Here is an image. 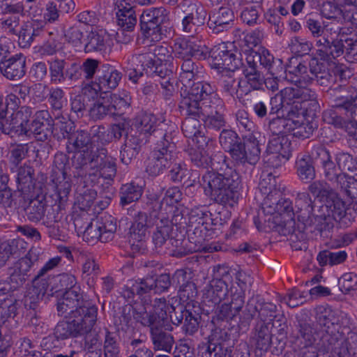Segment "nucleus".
<instances>
[{
	"label": "nucleus",
	"instance_id": "obj_48",
	"mask_svg": "<svg viewBox=\"0 0 357 357\" xmlns=\"http://www.w3.org/2000/svg\"><path fill=\"white\" fill-rule=\"evenodd\" d=\"M291 87H286L282 89L278 93L272 97L270 100V114H277L280 110H285L288 100L291 97H294L290 92Z\"/></svg>",
	"mask_w": 357,
	"mask_h": 357
},
{
	"label": "nucleus",
	"instance_id": "obj_2",
	"mask_svg": "<svg viewBox=\"0 0 357 357\" xmlns=\"http://www.w3.org/2000/svg\"><path fill=\"white\" fill-rule=\"evenodd\" d=\"M139 133H150L154 144L146 167V172L156 176L162 174L174 162L176 158L177 132L174 124L160 121L151 113H142L135 119Z\"/></svg>",
	"mask_w": 357,
	"mask_h": 357
},
{
	"label": "nucleus",
	"instance_id": "obj_26",
	"mask_svg": "<svg viewBox=\"0 0 357 357\" xmlns=\"http://www.w3.org/2000/svg\"><path fill=\"white\" fill-rule=\"evenodd\" d=\"M237 286L232 285L229 289V296H234V300L237 301L236 304L244 305L245 292L254 282L251 275L245 271L239 270L235 276Z\"/></svg>",
	"mask_w": 357,
	"mask_h": 357
},
{
	"label": "nucleus",
	"instance_id": "obj_10",
	"mask_svg": "<svg viewBox=\"0 0 357 357\" xmlns=\"http://www.w3.org/2000/svg\"><path fill=\"white\" fill-rule=\"evenodd\" d=\"M230 335L223 330H215L206 344L199 347L202 357H232Z\"/></svg>",
	"mask_w": 357,
	"mask_h": 357
},
{
	"label": "nucleus",
	"instance_id": "obj_36",
	"mask_svg": "<svg viewBox=\"0 0 357 357\" xmlns=\"http://www.w3.org/2000/svg\"><path fill=\"white\" fill-rule=\"evenodd\" d=\"M142 280L146 294L152 291L155 294H160L167 291L171 285L169 274H161L155 279L153 278H146Z\"/></svg>",
	"mask_w": 357,
	"mask_h": 357
},
{
	"label": "nucleus",
	"instance_id": "obj_4",
	"mask_svg": "<svg viewBox=\"0 0 357 357\" xmlns=\"http://www.w3.org/2000/svg\"><path fill=\"white\" fill-rule=\"evenodd\" d=\"M217 170L206 172L202 178L206 195L211 200L225 207H232L237 202L238 191L241 188L239 174L229 167L227 156L218 152L211 157L210 165Z\"/></svg>",
	"mask_w": 357,
	"mask_h": 357
},
{
	"label": "nucleus",
	"instance_id": "obj_19",
	"mask_svg": "<svg viewBox=\"0 0 357 357\" xmlns=\"http://www.w3.org/2000/svg\"><path fill=\"white\" fill-rule=\"evenodd\" d=\"M26 57L22 54H17L0 62V71L10 80H19L26 74Z\"/></svg>",
	"mask_w": 357,
	"mask_h": 357
},
{
	"label": "nucleus",
	"instance_id": "obj_7",
	"mask_svg": "<svg viewBox=\"0 0 357 357\" xmlns=\"http://www.w3.org/2000/svg\"><path fill=\"white\" fill-rule=\"evenodd\" d=\"M294 97L288 100L286 112L289 119L309 117L314 119L321 111L318 95L310 88L291 87Z\"/></svg>",
	"mask_w": 357,
	"mask_h": 357
},
{
	"label": "nucleus",
	"instance_id": "obj_6",
	"mask_svg": "<svg viewBox=\"0 0 357 357\" xmlns=\"http://www.w3.org/2000/svg\"><path fill=\"white\" fill-rule=\"evenodd\" d=\"M312 155L321 165L324 176L332 183L334 188L344 193L352 202L357 203V180L346 173H338L330 152L325 147H314Z\"/></svg>",
	"mask_w": 357,
	"mask_h": 357
},
{
	"label": "nucleus",
	"instance_id": "obj_20",
	"mask_svg": "<svg viewBox=\"0 0 357 357\" xmlns=\"http://www.w3.org/2000/svg\"><path fill=\"white\" fill-rule=\"evenodd\" d=\"M235 15L233 9L222 6L209 14L208 26L213 33L228 31L234 24Z\"/></svg>",
	"mask_w": 357,
	"mask_h": 357
},
{
	"label": "nucleus",
	"instance_id": "obj_41",
	"mask_svg": "<svg viewBox=\"0 0 357 357\" xmlns=\"http://www.w3.org/2000/svg\"><path fill=\"white\" fill-rule=\"evenodd\" d=\"M26 119V133L24 135L30 136L33 135L37 140L44 142L48 139L52 134H54V130L52 129H47L46 124H43V123L38 122V121H36L33 119V121L29 123L28 118H24Z\"/></svg>",
	"mask_w": 357,
	"mask_h": 357
},
{
	"label": "nucleus",
	"instance_id": "obj_8",
	"mask_svg": "<svg viewBox=\"0 0 357 357\" xmlns=\"http://www.w3.org/2000/svg\"><path fill=\"white\" fill-rule=\"evenodd\" d=\"M121 77V73L117 70L108 66H102L98 70L96 80L86 84L82 88V92L84 95H88L94 98L102 93H107L116 89Z\"/></svg>",
	"mask_w": 357,
	"mask_h": 357
},
{
	"label": "nucleus",
	"instance_id": "obj_21",
	"mask_svg": "<svg viewBox=\"0 0 357 357\" xmlns=\"http://www.w3.org/2000/svg\"><path fill=\"white\" fill-rule=\"evenodd\" d=\"M227 284L221 279H213L203 290V303L209 307L219 304L227 294H229Z\"/></svg>",
	"mask_w": 357,
	"mask_h": 357
},
{
	"label": "nucleus",
	"instance_id": "obj_9",
	"mask_svg": "<svg viewBox=\"0 0 357 357\" xmlns=\"http://www.w3.org/2000/svg\"><path fill=\"white\" fill-rule=\"evenodd\" d=\"M163 8H155L144 10L139 18V25L143 35L151 41L162 39L161 24L167 20Z\"/></svg>",
	"mask_w": 357,
	"mask_h": 357
},
{
	"label": "nucleus",
	"instance_id": "obj_60",
	"mask_svg": "<svg viewBox=\"0 0 357 357\" xmlns=\"http://www.w3.org/2000/svg\"><path fill=\"white\" fill-rule=\"evenodd\" d=\"M145 294L142 280L140 281H129L121 291L122 296L128 302H132L135 295L142 296Z\"/></svg>",
	"mask_w": 357,
	"mask_h": 357
},
{
	"label": "nucleus",
	"instance_id": "obj_24",
	"mask_svg": "<svg viewBox=\"0 0 357 357\" xmlns=\"http://www.w3.org/2000/svg\"><path fill=\"white\" fill-rule=\"evenodd\" d=\"M167 248L170 249L171 255L176 257H182L203 249L199 241L193 242L190 237L188 238H171Z\"/></svg>",
	"mask_w": 357,
	"mask_h": 357
},
{
	"label": "nucleus",
	"instance_id": "obj_57",
	"mask_svg": "<svg viewBox=\"0 0 357 357\" xmlns=\"http://www.w3.org/2000/svg\"><path fill=\"white\" fill-rule=\"evenodd\" d=\"M18 302L14 298L4 299L0 303V324H4L9 318L17 314Z\"/></svg>",
	"mask_w": 357,
	"mask_h": 357
},
{
	"label": "nucleus",
	"instance_id": "obj_1",
	"mask_svg": "<svg viewBox=\"0 0 357 357\" xmlns=\"http://www.w3.org/2000/svg\"><path fill=\"white\" fill-rule=\"evenodd\" d=\"M67 151L74 153L72 158L75 177L96 183L102 177L112 180L116 174V158L105 148L94 149L91 135L83 130L74 132L67 143Z\"/></svg>",
	"mask_w": 357,
	"mask_h": 357
},
{
	"label": "nucleus",
	"instance_id": "obj_64",
	"mask_svg": "<svg viewBox=\"0 0 357 357\" xmlns=\"http://www.w3.org/2000/svg\"><path fill=\"white\" fill-rule=\"evenodd\" d=\"M340 289L344 294L357 289V275L353 273H344L338 280Z\"/></svg>",
	"mask_w": 357,
	"mask_h": 357
},
{
	"label": "nucleus",
	"instance_id": "obj_50",
	"mask_svg": "<svg viewBox=\"0 0 357 357\" xmlns=\"http://www.w3.org/2000/svg\"><path fill=\"white\" fill-rule=\"evenodd\" d=\"M219 142L222 147L229 152L233 157V151L237 150L241 143L237 134L231 130H223L219 137Z\"/></svg>",
	"mask_w": 357,
	"mask_h": 357
},
{
	"label": "nucleus",
	"instance_id": "obj_17",
	"mask_svg": "<svg viewBox=\"0 0 357 357\" xmlns=\"http://www.w3.org/2000/svg\"><path fill=\"white\" fill-rule=\"evenodd\" d=\"M31 115V109L22 107L17 112L13 113L8 117L0 120V131L11 137L24 135L26 133V119Z\"/></svg>",
	"mask_w": 357,
	"mask_h": 357
},
{
	"label": "nucleus",
	"instance_id": "obj_35",
	"mask_svg": "<svg viewBox=\"0 0 357 357\" xmlns=\"http://www.w3.org/2000/svg\"><path fill=\"white\" fill-rule=\"evenodd\" d=\"M255 340L256 351H259V355H262L268 349L271 343L269 324L259 323L257 325Z\"/></svg>",
	"mask_w": 357,
	"mask_h": 357
},
{
	"label": "nucleus",
	"instance_id": "obj_52",
	"mask_svg": "<svg viewBox=\"0 0 357 357\" xmlns=\"http://www.w3.org/2000/svg\"><path fill=\"white\" fill-rule=\"evenodd\" d=\"M96 222L99 227V231L101 232L102 242L107 243L112 241L116 230V220L109 216L101 218L100 220Z\"/></svg>",
	"mask_w": 357,
	"mask_h": 357
},
{
	"label": "nucleus",
	"instance_id": "obj_30",
	"mask_svg": "<svg viewBox=\"0 0 357 357\" xmlns=\"http://www.w3.org/2000/svg\"><path fill=\"white\" fill-rule=\"evenodd\" d=\"M151 339L155 351H163L170 353L174 344L173 335L164 331L162 326L151 330Z\"/></svg>",
	"mask_w": 357,
	"mask_h": 357
},
{
	"label": "nucleus",
	"instance_id": "obj_49",
	"mask_svg": "<svg viewBox=\"0 0 357 357\" xmlns=\"http://www.w3.org/2000/svg\"><path fill=\"white\" fill-rule=\"evenodd\" d=\"M111 116H121L129 108L130 98L125 95L123 97L114 93L110 96V101L108 104Z\"/></svg>",
	"mask_w": 357,
	"mask_h": 357
},
{
	"label": "nucleus",
	"instance_id": "obj_44",
	"mask_svg": "<svg viewBox=\"0 0 357 357\" xmlns=\"http://www.w3.org/2000/svg\"><path fill=\"white\" fill-rule=\"evenodd\" d=\"M307 68L308 75L311 77L312 81L316 79L320 85L327 84L329 73L323 63L319 62L317 58H312Z\"/></svg>",
	"mask_w": 357,
	"mask_h": 357
},
{
	"label": "nucleus",
	"instance_id": "obj_46",
	"mask_svg": "<svg viewBox=\"0 0 357 357\" xmlns=\"http://www.w3.org/2000/svg\"><path fill=\"white\" fill-rule=\"evenodd\" d=\"M143 190L139 185L134 183H127L121 188V204L123 206L129 204L139 199Z\"/></svg>",
	"mask_w": 357,
	"mask_h": 357
},
{
	"label": "nucleus",
	"instance_id": "obj_58",
	"mask_svg": "<svg viewBox=\"0 0 357 357\" xmlns=\"http://www.w3.org/2000/svg\"><path fill=\"white\" fill-rule=\"evenodd\" d=\"M335 160L340 173L354 172L357 170V161L348 153H338L336 155Z\"/></svg>",
	"mask_w": 357,
	"mask_h": 357
},
{
	"label": "nucleus",
	"instance_id": "obj_51",
	"mask_svg": "<svg viewBox=\"0 0 357 357\" xmlns=\"http://www.w3.org/2000/svg\"><path fill=\"white\" fill-rule=\"evenodd\" d=\"M148 228L144 225L133 221L129 231V241L133 250H139V248L143 245L142 241L146 237Z\"/></svg>",
	"mask_w": 357,
	"mask_h": 357
},
{
	"label": "nucleus",
	"instance_id": "obj_54",
	"mask_svg": "<svg viewBox=\"0 0 357 357\" xmlns=\"http://www.w3.org/2000/svg\"><path fill=\"white\" fill-rule=\"evenodd\" d=\"M271 206H268L263 208L264 210L266 208H270L268 210V213H287L289 215L294 214L297 216V213L296 211V202L294 203V206H293L291 201L289 199L281 198L277 202H272L271 200Z\"/></svg>",
	"mask_w": 357,
	"mask_h": 357
},
{
	"label": "nucleus",
	"instance_id": "obj_39",
	"mask_svg": "<svg viewBox=\"0 0 357 357\" xmlns=\"http://www.w3.org/2000/svg\"><path fill=\"white\" fill-rule=\"evenodd\" d=\"M32 283V289L28 291L25 296L24 305L30 309L35 310L45 295L48 287V283L47 281L38 284H35L33 282Z\"/></svg>",
	"mask_w": 357,
	"mask_h": 357
},
{
	"label": "nucleus",
	"instance_id": "obj_28",
	"mask_svg": "<svg viewBox=\"0 0 357 357\" xmlns=\"http://www.w3.org/2000/svg\"><path fill=\"white\" fill-rule=\"evenodd\" d=\"M285 79L294 84V87L309 88L312 83V78L308 75V68L303 63H299L296 66L286 69Z\"/></svg>",
	"mask_w": 357,
	"mask_h": 357
},
{
	"label": "nucleus",
	"instance_id": "obj_38",
	"mask_svg": "<svg viewBox=\"0 0 357 357\" xmlns=\"http://www.w3.org/2000/svg\"><path fill=\"white\" fill-rule=\"evenodd\" d=\"M200 119L195 116L187 117L182 123V131L184 135L188 138L192 139L197 143L200 142L199 138L205 141L204 135L202 131V124Z\"/></svg>",
	"mask_w": 357,
	"mask_h": 357
},
{
	"label": "nucleus",
	"instance_id": "obj_18",
	"mask_svg": "<svg viewBox=\"0 0 357 357\" xmlns=\"http://www.w3.org/2000/svg\"><path fill=\"white\" fill-rule=\"evenodd\" d=\"M173 50L175 57L181 61L192 58L202 59H205L207 56L206 47L197 44L191 39L176 40Z\"/></svg>",
	"mask_w": 357,
	"mask_h": 357
},
{
	"label": "nucleus",
	"instance_id": "obj_45",
	"mask_svg": "<svg viewBox=\"0 0 357 357\" xmlns=\"http://www.w3.org/2000/svg\"><path fill=\"white\" fill-rule=\"evenodd\" d=\"M128 63H132V66L140 68L149 75V70H151L156 65V59L151 52H145L142 54H135L127 59Z\"/></svg>",
	"mask_w": 357,
	"mask_h": 357
},
{
	"label": "nucleus",
	"instance_id": "obj_62",
	"mask_svg": "<svg viewBox=\"0 0 357 357\" xmlns=\"http://www.w3.org/2000/svg\"><path fill=\"white\" fill-rule=\"evenodd\" d=\"M298 333V338L303 340L304 347H311L314 343L316 340L315 330L310 324L301 323L299 324Z\"/></svg>",
	"mask_w": 357,
	"mask_h": 357
},
{
	"label": "nucleus",
	"instance_id": "obj_15",
	"mask_svg": "<svg viewBox=\"0 0 357 357\" xmlns=\"http://www.w3.org/2000/svg\"><path fill=\"white\" fill-rule=\"evenodd\" d=\"M187 12V15L182 20L183 31L189 37L199 38V35L204 31L207 11L201 4L190 3Z\"/></svg>",
	"mask_w": 357,
	"mask_h": 357
},
{
	"label": "nucleus",
	"instance_id": "obj_29",
	"mask_svg": "<svg viewBox=\"0 0 357 357\" xmlns=\"http://www.w3.org/2000/svg\"><path fill=\"white\" fill-rule=\"evenodd\" d=\"M42 25L37 22H24L18 30L16 36L20 47L26 48L31 46L35 37L40 35L42 31Z\"/></svg>",
	"mask_w": 357,
	"mask_h": 357
},
{
	"label": "nucleus",
	"instance_id": "obj_63",
	"mask_svg": "<svg viewBox=\"0 0 357 357\" xmlns=\"http://www.w3.org/2000/svg\"><path fill=\"white\" fill-rule=\"evenodd\" d=\"M307 189L312 195L321 197L324 199L334 190L326 182L320 180L311 182Z\"/></svg>",
	"mask_w": 357,
	"mask_h": 357
},
{
	"label": "nucleus",
	"instance_id": "obj_12",
	"mask_svg": "<svg viewBox=\"0 0 357 357\" xmlns=\"http://www.w3.org/2000/svg\"><path fill=\"white\" fill-rule=\"evenodd\" d=\"M38 260V252L36 249H31L27 254L8 268L9 280L14 288H19L31 275L33 268Z\"/></svg>",
	"mask_w": 357,
	"mask_h": 357
},
{
	"label": "nucleus",
	"instance_id": "obj_23",
	"mask_svg": "<svg viewBox=\"0 0 357 357\" xmlns=\"http://www.w3.org/2000/svg\"><path fill=\"white\" fill-rule=\"evenodd\" d=\"M90 301L84 300L82 295L76 289H70L66 291L63 297L60 298L57 303V310L61 316L67 317L72 315L74 311L78 308H81L82 305H84L85 303Z\"/></svg>",
	"mask_w": 357,
	"mask_h": 357
},
{
	"label": "nucleus",
	"instance_id": "obj_40",
	"mask_svg": "<svg viewBox=\"0 0 357 357\" xmlns=\"http://www.w3.org/2000/svg\"><path fill=\"white\" fill-rule=\"evenodd\" d=\"M206 108L207 114L202 115L199 118L204 121L205 127L215 130H219L224 127L226 121L223 114H220L213 105L209 104Z\"/></svg>",
	"mask_w": 357,
	"mask_h": 357
},
{
	"label": "nucleus",
	"instance_id": "obj_55",
	"mask_svg": "<svg viewBox=\"0 0 357 357\" xmlns=\"http://www.w3.org/2000/svg\"><path fill=\"white\" fill-rule=\"evenodd\" d=\"M105 36L102 33L91 31L86 38V43L84 45L86 52H99L105 50Z\"/></svg>",
	"mask_w": 357,
	"mask_h": 357
},
{
	"label": "nucleus",
	"instance_id": "obj_3",
	"mask_svg": "<svg viewBox=\"0 0 357 357\" xmlns=\"http://www.w3.org/2000/svg\"><path fill=\"white\" fill-rule=\"evenodd\" d=\"M347 209L345 202L335 190L319 206L314 205L308 192H298L296 197L298 221L303 225V229H308L312 232L318 231L321 235L333 229L332 218L341 220L345 216Z\"/></svg>",
	"mask_w": 357,
	"mask_h": 357
},
{
	"label": "nucleus",
	"instance_id": "obj_31",
	"mask_svg": "<svg viewBox=\"0 0 357 357\" xmlns=\"http://www.w3.org/2000/svg\"><path fill=\"white\" fill-rule=\"evenodd\" d=\"M34 169L32 167L24 165L17 169L16 182L17 190L24 194H29L34 189Z\"/></svg>",
	"mask_w": 357,
	"mask_h": 357
},
{
	"label": "nucleus",
	"instance_id": "obj_14",
	"mask_svg": "<svg viewBox=\"0 0 357 357\" xmlns=\"http://www.w3.org/2000/svg\"><path fill=\"white\" fill-rule=\"evenodd\" d=\"M98 307L91 302L85 303L81 308L74 311L69 317L78 335L81 337L89 333L97 321Z\"/></svg>",
	"mask_w": 357,
	"mask_h": 357
},
{
	"label": "nucleus",
	"instance_id": "obj_34",
	"mask_svg": "<svg viewBox=\"0 0 357 357\" xmlns=\"http://www.w3.org/2000/svg\"><path fill=\"white\" fill-rule=\"evenodd\" d=\"M259 188L263 194L266 195L263 208L271 206L273 197L280 193V189L277 188L276 178L272 174L264 175L259 181Z\"/></svg>",
	"mask_w": 357,
	"mask_h": 357
},
{
	"label": "nucleus",
	"instance_id": "obj_5",
	"mask_svg": "<svg viewBox=\"0 0 357 357\" xmlns=\"http://www.w3.org/2000/svg\"><path fill=\"white\" fill-rule=\"evenodd\" d=\"M214 89L204 82H197L190 86L181 88L178 108L180 112L186 116H195L199 119L207 114V107L211 99L215 98Z\"/></svg>",
	"mask_w": 357,
	"mask_h": 357
},
{
	"label": "nucleus",
	"instance_id": "obj_53",
	"mask_svg": "<svg viewBox=\"0 0 357 357\" xmlns=\"http://www.w3.org/2000/svg\"><path fill=\"white\" fill-rule=\"evenodd\" d=\"M54 335L58 340L78 337L69 317L67 321H59L56 324L54 330Z\"/></svg>",
	"mask_w": 357,
	"mask_h": 357
},
{
	"label": "nucleus",
	"instance_id": "obj_33",
	"mask_svg": "<svg viewBox=\"0 0 357 357\" xmlns=\"http://www.w3.org/2000/svg\"><path fill=\"white\" fill-rule=\"evenodd\" d=\"M296 167L297 175L302 181L309 183L314 179L316 176L315 169L312 163V158L309 155H298Z\"/></svg>",
	"mask_w": 357,
	"mask_h": 357
},
{
	"label": "nucleus",
	"instance_id": "obj_37",
	"mask_svg": "<svg viewBox=\"0 0 357 357\" xmlns=\"http://www.w3.org/2000/svg\"><path fill=\"white\" fill-rule=\"evenodd\" d=\"M180 66L179 79L183 87L192 86L191 82L198 73V66L192 59L181 60L177 63L176 69Z\"/></svg>",
	"mask_w": 357,
	"mask_h": 357
},
{
	"label": "nucleus",
	"instance_id": "obj_27",
	"mask_svg": "<svg viewBox=\"0 0 357 357\" xmlns=\"http://www.w3.org/2000/svg\"><path fill=\"white\" fill-rule=\"evenodd\" d=\"M290 142L284 135H272L270 138L267 152L271 155L268 159H287L290 153Z\"/></svg>",
	"mask_w": 357,
	"mask_h": 357
},
{
	"label": "nucleus",
	"instance_id": "obj_47",
	"mask_svg": "<svg viewBox=\"0 0 357 357\" xmlns=\"http://www.w3.org/2000/svg\"><path fill=\"white\" fill-rule=\"evenodd\" d=\"M46 204L38 199H31L24 211L27 219L32 222L40 221L45 213Z\"/></svg>",
	"mask_w": 357,
	"mask_h": 357
},
{
	"label": "nucleus",
	"instance_id": "obj_42",
	"mask_svg": "<svg viewBox=\"0 0 357 357\" xmlns=\"http://www.w3.org/2000/svg\"><path fill=\"white\" fill-rule=\"evenodd\" d=\"M102 348L105 357H120V345L116 333L105 329Z\"/></svg>",
	"mask_w": 357,
	"mask_h": 357
},
{
	"label": "nucleus",
	"instance_id": "obj_32",
	"mask_svg": "<svg viewBox=\"0 0 357 357\" xmlns=\"http://www.w3.org/2000/svg\"><path fill=\"white\" fill-rule=\"evenodd\" d=\"M231 297V302L227 303H225L218 306L215 312V315L213 317L212 321L214 324L218 321H229L238 314L241 310L243 305L236 304V301L234 300V296Z\"/></svg>",
	"mask_w": 357,
	"mask_h": 357
},
{
	"label": "nucleus",
	"instance_id": "obj_43",
	"mask_svg": "<svg viewBox=\"0 0 357 357\" xmlns=\"http://www.w3.org/2000/svg\"><path fill=\"white\" fill-rule=\"evenodd\" d=\"M49 65L50 77L52 83L58 84L63 82L65 76L66 61L62 59L54 58L47 61Z\"/></svg>",
	"mask_w": 357,
	"mask_h": 357
},
{
	"label": "nucleus",
	"instance_id": "obj_13",
	"mask_svg": "<svg viewBox=\"0 0 357 357\" xmlns=\"http://www.w3.org/2000/svg\"><path fill=\"white\" fill-rule=\"evenodd\" d=\"M66 161V155H56L54 160L55 165L52 168L50 176L51 182L54 185L60 205L66 202L71 190L70 178H67Z\"/></svg>",
	"mask_w": 357,
	"mask_h": 357
},
{
	"label": "nucleus",
	"instance_id": "obj_61",
	"mask_svg": "<svg viewBox=\"0 0 357 357\" xmlns=\"http://www.w3.org/2000/svg\"><path fill=\"white\" fill-rule=\"evenodd\" d=\"M184 316L183 331L186 335H192L198 331L200 316L198 314H193L188 309L184 310Z\"/></svg>",
	"mask_w": 357,
	"mask_h": 357
},
{
	"label": "nucleus",
	"instance_id": "obj_56",
	"mask_svg": "<svg viewBox=\"0 0 357 357\" xmlns=\"http://www.w3.org/2000/svg\"><path fill=\"white\" fill-rule=\"evenodd\" d=\"M160 209L161 204L157 203L153 206L152 211L149 214L142 211L138 212L134 218V221L147 227H153L161 212Z\"/></svg>",
	"mask_w": 357,
	"mask_h": 357
},
{
	"label": "nucleus",
	"instance_id": "obj_11",
	"mask_svg": "<svg viewBox=\"0 0 357 357\" xmlns=\"http://www.w3.org/2000/svg\"><path fill=\"white\" fill-rule=\"evenodd\" d=\"M213 66L218 69L235 71L242 65L240 52L234 48L232 43L229 45L221 44L211 51Z\"/></svg>",
	"mask_w": 357,
	"mask_h": 357
},
{
	"label": "nucleus",
	"instance_id": "obj_25",
	"mask_svg": "<svg viewBox=\"0 0 357 357\" xmlns=\"http://www.w3.org/2000/svg\"><path fill=\"white\" fill-rule=\"evenodd\" d=\"M117 24L123 31H132L137 23L134 6L126 1H121L116 5Z\"/></svg>",
	"mask_w": 357,
	"mask_h": 357
},
{
	"label": "nucleus",
	"instance_id": "obj_22",
	"mask_svg": "<svg viewBox=\"0 0 357 357\" xmlns=\"http://www.w3.org/2000/svg\"><path fill=\"white\" fill-rule=\"evenodd\" d=\"M173 225L165 213L161 211L154 223L155 229L153 233V243L158 252H162V247L167 246L169 242Z\"/></svg>",
	"mask_w": 357,
	"mask_h": 357
},
{
	"label": "nucleus",
	"instance_id": "obj_16",
	"mask_svg": "<svg viewBox=\"0 0 357 357\" xmlns=\"http://www.w3.org/2000/svg\"><path fill=\"white\" fill-rule=\"evenodd\" d=\"M232 158L237 162H248L255 165L260 158L261 149L254 132H249L243 137V142L240 143L237 150L233 151Z\"/></svg>",
	"mask_w": 357,
	"mask_h": 357
},
{
	"label": "nucleus",
	"instance_id": "obj_59",
	"mask_svg": "<svg viewBox=\"0 0 357 357\" xmlns=\"http://www.w3.org/2000/svg\"><path fill=\"white\" fill-rule=\"evenodd\" d=\"M29 151L28 144H11L9 148L10 162L15 165H18L28 156Z\"/></svg>",
	"mask_w": 357,
	"mask_h": 357
}]
</instances>
